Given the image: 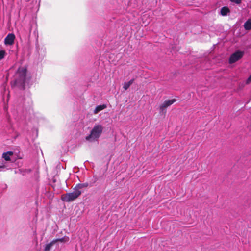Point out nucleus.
<instances>
[{"label": "nucleus", "mask_w": 251, "mask_h": 251, "mask_svg": "<svg viewBox=\"0 0 251 251\" xmlns=\"http://www.w3.org/2000/svg\"><path fill=\"white\" fill-rule=\"evenodd\" d=\"M5 165L4 163H2L1 165H0V171H1V169H3L5 168Z\"/></svg>", "instance_id": "nucleus-17"}, {"label": "nucleus", "mask_w": 251, "mask_h": 251, "mask_svg": "<svg viewBox=\"0 0 251 251\" xmlns=\"http://www.w3.org/2000/svg\"><path fill=\"white\" fill-rule=\"evenodd\" d=\"M26 73L27 68L26 67H20L15 73L14 81L12 85L24 89Z\"/></svg>", "instance_id": "nucleus-1"}, {"label": "nucleus", "mask_w": 251, "mask_h": 251, "mask_svg": "<svg viewBox=\"0 0 251 251\" xmlns=\"http://www.w3.org/2000/svg\"><path fill=\"white\" fill-rule=\"evenodd\" d=\"M6 55L5 50H0V60L3 59Z\"/></svg>", "instance_id": "nucleus-15"}, {"label": "nucleus", "mask_w": 251, "mask_h": 251, "mask_svg": "<svg viewBox=\"0 0 251 251\" xmlns=\"http://www.w3.org/2000/svg\"><path fill=\"white\" fill-rule=\"evenodd\" d=\"M89 186V184L87 182L84 183H79L75 186V187L74 188V190H80V189L87 187Z\"/></svg>", "instance_id": "nucleus-8"}, {"label": "nucleus", "mask_w": 251, "mask_h": 251, "mask_svg": "<svg viewBox=\"0 0 251 251\" xmlns=\"http://www.w3.org/2000/svg\"><path fill=\"white\" fill-rule=\"evenodd\" d=\"M231 2L239 4L241 3V0H229Z\"/></svg>", "instance_id": "nucleus-16"}, {"label": "nucleus", "mask_w": 251, "mask_h": 251, "mask_svg": "<svg viewBox=\"0 0 251 251\" xmlns=\"http://www.w3.org/2000/svg\"><path fill=\"white\" fill-rule=\"evenodd\" d=\"M106 108V105L105 104L100 105L97 106L94 111V114H96L99 113L100 111Z\"/></svg>", "instance_id": "nucleus-9"}, {"label": "nucleus", "mask_w": 251, "mask_h": 251, "mask_svg": "<svg viewBox=\"0 0 251 251\" xmlns=\"http://www.w3.org/2000/svg\"><path fill=\"white\" fill-rule=\"evenodd\" d=\"M176 100L175 99L169 100H165L164 102L160 105L159 110L160 114H165L166 112V108L173 104Z\"/></svg>", "instance_id": "nucleus-4"}, {"label": "nucleus", "mask_w": 251, "mask_h": 251, "mask_svg": "<svg viewBox=\"0 0 251 251\" xmlns=\"http://www.w3.org/2000/svg\"><path fill=\"white\" fill-rule=\"evenodd\" d=\"M230 12L229 9L227 7H223L221 9V14L222 16H226Z\"/></svg>", "instance_id": "nucleus-10"}, {"label": "nucleus", "mask_w": 251, "mask_h": 251, "mask_svg": "<svg viewBox=\"0 0 251 251\" xmlns=\"http://www.w3.org/2000/svg\"><path fill=\"white\" fill-rule=\"evenodd\" d=\"M53 241H55V244L58 242H67L69 241V238L68 237H67V236H65L63 238H58V239H54L53 240Z\"/></svg>", "instance_id": "nucleus-14"}, {"label": "nucleus", "mask_w": 251, "mask_h": 251, "mask_svg": "<svg viewBox=\"0 0 251 251\" xmlns=\"http://www.w3.org/2000/svg\"><path fill=\"white\" fill-rule=\"evenodd\" d=\"M55 241L52 240L50 243L45 245L44 251H50L53 245L55 244Z\"/></svg>", "instance_id": "nucleus-11"}, {"label": "nucleus", "mask_w": 251, "mask_h": 251, "mask_svg": "<svg viewBox=\"0 0 251 251\" xmlns=\"http://www.w3.org/2000/svg\"><path fill=\"white\" fill-rule=\"evenodd\" d=\"M103 127L101 125H96L94 126L90 135L86 137V140L89 142L97 141L100 136Z\"/></svg>", "instance_id": "nucleus-2"}, {"label": "nucleus", "mask_w": 251, "mask_h": 251, "mask_svg": "<svg viewBox=\"0 0 251 251\" xmlns=\"http://www.w3.org/2000/svg\"><path fill=\"white\" fill-rule=\"evenodd\" d=\"M134 80V79H131L128 82H125L124 84V86H123V88L125 90H127L129 87L130 86V85L131 84H132V83H133Z\"/></svg>", "instance_id": "nucleus-13"}, {"label": "nucleus", "mask_w": 251, "mask_h": 251, "mask_svg": "<svg viewBox=\"0 0 251 251\" xmlns=\"http://www.w3.org/2000/svg\"><path fill=\"white\" fill-rule=\"evenodd\" d=\"M244 27L246 30L251 29V19L248 20L244 25Z\"/></svg>", "instance_id": "nucleus-12"}, {"label": "nucleus", "mask_w": 251, "mask_h": 251, "mask_svg": "<svg viewBox=\"0 0 251 251\" xmlns=\"http://www.w3.org/2000/svg\"><path fill=\"white\" fill-rule=\"evenodd\" d=\"M80 190H74L72 193H67L62 196V200L64 201L70 202L76 199L81 194Z\"/></svg>", "instance_id": "nucleus-3"}, {"label": "nucleus", "mask_w": 251, "mask_h": 251, "mask_svg": "<svg viewBox=\"0 0 251 251\" xmlns=\"http://www.w3.org/2000/svg\"><path fill=\"white\" fill-rule=\"evenodd\" d=\"M13 155V152L12 151H8L6 152H4L2 154V158L4 159L5 161H10V157Z\"/></svg>", "instance_id": "nucleus-7"}, {"label": "nucleus", "mask_w": 251, "mask_h": 251, "mask_svg": "<svg viewBox=\"0 0 251 251\" xmlns=\"http://www.w3.org/2000/svg\"><path fill=\"white\" fill-rule=\"evenodd\" d=\"M244 55V52L241 51H237L233 53L230 57L229 59V62L231 64L233 63L240 58H241Z\"/></svg>", "instance_id": "nucleus-5"}, {"label": "nucleus", "mask_w": 251, "mask_h": 251, "mask_svg": "<svg viewBox=\"0 0 251 251\" xmlns=\"http://www.w3.org/2000/svg\"><path fill=\"white\" fill-rule=\"evenodd\" d=\"M15 36L13 33H9L4 39V44L6 45H12L13 44Z\"/></svg>", "instance_id": "nucleus-6"}]
</instances>
